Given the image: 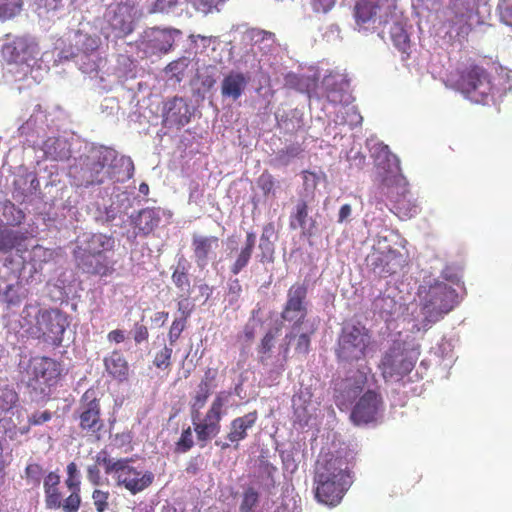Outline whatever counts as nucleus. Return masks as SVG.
I'll return each mask as SVG.
<instances>
[{"instance_id": "58", "label": "nucleus", "mask_w": 512, "mask_h": 512, "mask_svg": "<svg viewBox=\"0 0 512 512\" xmlns=\"http://www.w3.org/2000/svg\"><path fill=\"white\" fill-rule=\"evenodd\" d=\"M223 2L224 0H195L198 9H201L203 12H209Z\"/></svg>"}, {"instance_id": "25", "label": "nucleus", "mask_w": 512, "mask_h": 512, "mask_svg": "<svg viewBox=\"0 0 512 512\" xmlns=\"http://www.w3.org/2000/svg\"><path fill=\"white\" fill-rule=\"evenodd\" d=\"M370 152L375 164L388 172L387 176L401 175L400 161L398 157L390 151L388 145L383 142H376L370 148Z\"/></svg>"}, {"instance_id": "8", "label": "nucleus", "mask_w": 512, "mask_h": 512, "mask_svg": "<svg viewBox=\"0 0 512 512\" xmlns=\"http://www.w3.org/2000/svg\"><path fill=\"white\" fill-rule=\"evenodd\" d=\"M62 365L59 361L46 357L36 356L29 361L27 374V387L36 397L45 398L50 394L61 378Z\"/></svg>"}, {"instance_id": "34", "label": "nucleus", "mask_w": 512, "mask_h": 512, "mask_svg": "<svg viewBox=\"0 0 512 512\" xmlns=\"http://www.w3.org/2000/svg\"><path fill=\"white\" fill-rule=\"evenodd\" d=\"M391 40L395 48L401 52L403 59H406L410 55V38L406 30L399 23H395L390 28Z\"/></svg>"}, {"instance_id": "19", "label": "nucleus", "mask_w": 512, "mask_h": 512, "mask_svg": "<svg viewBox=\"0 0 512 512\" xmlns=\"http://www.w3.org/2000/svg\"><path fill=\"white\" fill-rule=\"evenodd\" d=\"M257 419V411H252L241 417L233 419L230 422L229 432L226 435L227 441L217 440L215 441V445L221 450H226L231 446V444H234V448L238 449L239 442L248 436L247 431L255 425Z\"/></svg>"}, {"instance_id": "42", "label": "nucleus", "mask_w": 512, "mask_h": 512, "mask_svg": "<svg viewBox=\"0 0 512 512\" xmlns=\"http://www.w3.org/2000/svg\"><path fill=\"white\" fill-rule=\"evenodd\" d=\"M179 4V0H153L148 12L150 14H167L172 12Z\"/></svg>"}, {"instance_id": "48", "label": "nucleus", "mask_w": 512, "mask_h": 512, "mask_svg": "<svg viewBox=\"0 0 512 512\" xmlns=\"http://www.w3.org/2000/svg\"><path fill=\"white\" fill-rule=\"evenodd\" d=\"M25 476L28 483L38 486L43 476L42 466L38 463L28 464L25 468Z\"/></svg>"}, {"instance_id": "15", "label": "nucleus", "mask_w": 512, "mask_h": 512, "mask_svg": "<svg viewBox=\"0 0 512 512\" xmlns=\"http://www.w3.org/2000/svg\"><path fill=\"white\" fill-rule=\"evenodd\" d=\"M66 326L67 319L58 309L41 310L36 316L37 337L52 344H61Z\"/></svg>"}, {"instance_id": "64", "label": "nucleus", "mask_w": 512, "mask_h": 512, "mask_svg": "<svg viewBox=\"0 0 512 512\" xmlns=\"http://www.w3.org/2000/svg\"><path fill=\"white\" fill-rule=\"evenodd\" d=\"M229 294H233L236 297H238L242 291V286L240 284V281L238 279H234L229 284Z\"/></svg>"}, {"instance_id": "55", "label": "nucleus", "mask_w": 512, "mask_h": 512, "mask_svg": "<svg viewBox=\"0 0 512 512\" xmlns=\"http://www.w3.org/2000/svg\"><path fill=\"white\" fill-rule=\"evenodd\" d=\"M51 418L52 414L48 410H45L43 412H35L29 416L28 423L34 426L41 425L51 420Z\"/></svg>"}, {"instance_id": "14", "label": "nucleus", "mask_w": 512, "mask_h": 512, "mask_svg": "<svg viewBox=\"0 0 512 512\" xmlns=\"http://www.w3.org/2000/svg\"><path fill=\"white\" fill-rule=\"evenodd\" d=\"M308 285L306 283H294L287 291V299L281 311V318L292 325H307L308 315Z\"/></svg>"}, {"instance_id": "57", "label": "nucleus", "mask_w": 512, "mask_h": 512, "mask_svg": "<svg viewBox=\"0 0 512 512\" xmlns=\"http://www.w3.org/2000/svg\"><path fill=\"white\" fill-rule=\"evenodd\" d=\"M87 479L94 486L102 484L101 472L96 465H91L87 468Z\"/></svg>"}, {"instance_id": "31", "label": "nucleus", "mask_w": 512, "mask_h": 512, "mask_svg": "<svg viewBox=\"0 0 512 512\" xmlns=\"http://www.w3.org/2000/svg\"><path fill=\"white\" fill-rule=\"evenodd\" d=\"M378 5L370 0H359L354 7V17L358 26L364 27L374 20Z\"/></svg>"}, {"instance_id": "29", "label": "nucleus", "mask_w": 512, "mask_h": 512, "mask_svg": "<svg viewBox=\"0 0 512 512\" xmlns=\"http://www.w3.org/2000/svg\"><path fill=\"white\" fill-rule=\"evenodd\" d=\"M315 220L309 217L308 204L299 200L290 215L289 226L291 229H301L304 236H312L315 228Z\"/></svg>"}, {"instance_id": "33", "label": "nucleus", "mask_w": 512, "mask_h": 512, "mask_svg": "<svg viewBox=\"0 0 512 512\" xmlns=\"http://www.w3.org/2000/svg\"><path fill=\"white\" fill-rule=\"evenodd\" d=\"M189 263L182 257L177 261V265L172 273V281L174 285L181 291L189 293L191 282L188 274Z\"/></svg>"}, {"instance_id": "28", "label": "nucleus", "mask_w": 512, "mask_h": 512, "mask_svg": "<svg viewBox=\"0 0 512 512\" xmlns=\"http://www.w3.org/2000/svg\"><path fill=\"white\" fill-rule=\"evenodd\" d=\"M243 40L266 55L273 50L276 43V36L273 32L253 27L243 33Z\"/></svg>"}, {"instance_id": "59", "label": "nucleus", "mask_w": 512, "mask_h": 512, "mask_svg": "<svg viewBox=\"0 0 512 512\" xmlns=\"http://www.w3.org/2000/svg\"><path fill=\"white\" fill-rule=\"evenodd\" d=\"M60 476L56 472H49L43 482V488L44 490H47L49 488L57 487L60 485Z\"/></svg>"}, {"instance_id": "47", "label": "nucleus", "mask_w": 512, "mask_h": 512, "mask_svg": "<svg viewBox=\"0 0 512 512\" xmlns=\"http://www.w3.org/2000/svg\"><path fill=\"white\" fill-rule=\"evenodd\" d=\"M194 445L192 431L190 427L183 429L179 440L176 442L175 451L178 453H186Z\"/></svg>"}, {"instance_id": "21", "label": "nucleus", "mask_w": 512, "mask_h": 512, "mask_svg": "<svg viewBox=\"0 0 512 512\" xmlns=\"http://www.w3.org/2000/svg\"><path fill=\"white\" fill-rule=\"evenodd\" d=\"M174 34H180L176 29L151 28L145 32V49L152 54L167 53L173 46Z\"/></svg>"}, {"instance_id": "38", "label": "nucleus", "mask_w": 512, "mask_h": 512, "mask_svg": "<svg viewBox=\"0 0 512 512\" xmlns=\"http://www.w3.org/2000/svg\"><path fill=\"white\" fill-rule=\"evenodd\" d=\"M278 330H269L261 339L258 345L257 352L259 355V362L264 364L271 357V352L275 344Z\"/></svg>"}, {"instance_id": "17", "label": "nucleus", "mask_w": 512, "mask_h": 512, "mask_svg": "<svg viewBox=\"0 0 512 512\" xmlns=\"http://www.w3.org/2000/svg\"><path fill=\"white\" fill-rule=\"evenodd\" d=\"M383 408V399L377 391L367 390L355 403L350 419L356 425L376 421Z\"/></svg>"}, {"instance_id": "61", "label": "nucleus", "mask_w": 512, "mask_h": 512, "mask_svg": "<svg viewBox=\"0 0 512 512\" xmlns=\"http://www.w3.org/2000/svg\"><path fill=\"white\" fill-rule=\"evenodd\" d=\"M107 339L110 342H114L116 344L122 343L125 340V333L123 330L115 329L110 331L107 334Z\"/></svg>"}, {"instance_id": "37", "label": "nucleus", "mask_w": 512, "mask_h": 512, "mask_svg": "<svg viewBox=\"0 0 512 512\" xmlns=\"http://www.w3.org/2000/svg\"><path fill=\"white\" fill-rule=\"evenodd\" d=\"M19 401L18 393L9 385L0 386V415L13 409Z\"/></svg>"}, {"instance_id": "45", "label": "nucleus", "mask_w": 512, "mask_h": 512, "mask_svg": "<svg viewBox=\"0 0 512 512\" xmlns=\"http://www.w3.org/2000/svg\"><path fill=\"white\" fill-rule=\"evenodd\" d=\"M109 491L95 489L92 492V500L97 512H105L109 507Z\"/></svg>"}, {"instance_id": "1", "label": "nucleus", "mask_w": 512, "mask_h": 512, "mask_svg": "<svg viewBox=\"0 0 512 512\" xmlns=\"http://www.w3.org/2000/svg\"><path fill=\"white\" fill-rule=\"evenodd\" d=\"M354 466L355 457L348 452L344 455L326 454L320 457L313 477L317 501L330 506L339 504L353 482Z\"/></svg>"}, {"instance_id": "43", "label": "nucleus", "mask_w": 512, "mask_h": 512, "mask_svg": "<svg viewBox=\"0 0 512 512\" xmlns=\"http://www.w3.org/2000/svg\"><path fill=\"white\" fill-rule=\"evenodd\" d=\"M189 317V312H183V317L175 319L169 329L168 339L171 346H173L180 338L181 333L185 329L186 320Z\"/></svg>"}, {"instance_id": "50", "label": "nucleus", "mask_w": 512, "mask_h": 512, "mask_svg": "<svg viewBox=\"0 0 512 512\" xmlns=\"http://www.w3.org/2000/svg\"><path fill=\"white\" fill-rule=\"evenodd\" d=\"M0 17H12L21 10L22 0H0Z\"/></svg>"}, {"instance_id": "40", "label": "nucleus", "mask_w": 512, "mask_h": 512, "mask_svg": "<svg viewBox=\"0 0 512 512\" xmlns=\"http://www.w3.org/2000/svg\"><path fill=\"white\" fill-rule=\"evenodd\" d=\"M197 440L203 447L208 441L216 437L221 429V425H193Z\"/></svg>"}, {"instance_id": "36", "label": "nucleus", "mask_w": 512, "mask_h": 512, "mask_svg": "<svg viewBox=\"0 0 512 512\" xmlns=\"http://www.w3.org/2000/svg\"><path fill=\"white\" fill-rule=\"evenodd\" d=\"M44 494L45 505L48 509H62L64 512H78V510H69L66 508L65 499H63L62 497V493L59 489V486L44 490Z\"/></svg>"}, {"instance_id": "44", "label": "nucleus", "mask_w": 512, "mask_h": 512, "mask_svg": "<svg viewBox=\"0 0 512 512\" xmlns=\"http://www.w3.org/2000/svg\"><path fill=\"white\" fill-rule=\"evenodd\" d=\"M293 407L298 420L307 423L310 418L309 403L306 405L303 394H299L293 398Z\"/></svg>"}, {"instance_id": "13", "label": "nucleus", "mask_w": 512, "mask_h": 512, "mask_svg": "<svg viewBox=\"0 0 512 512\" xmlns=\"http://www.w3.org/2000/svg\"><path fill=\"white\" fill-rule=\"evenodd\" d=\"M142 13L132 0H122L106 12V20L117 38L130 35Z\"/></svg>"}, {"instance_id": "51", "label": "nucleus", "mask_w": 512, "mask_h": 512, "mask_svg": "<svg viewBox=\"0 0 512 512\" xmlns=\"http://www.w3.org/2000/svg\"><path fill=\"white\" fill-rule=\"evenodd\" d=\"M497 9L500 20L512 27V0H499Z\"/></svg>"}, {"instance_id": "20", "label": "nucleus", "mask_w": 512, "mask_h": 512, "mask_svg": "<svg viewBox=\"0 0 512 512\" xmlns=\"http://www.w3.org/2000/svg\"><path fill=\"white\" fill-rule=\"evenodd\" d=\"M219 238L212 235L193 234L191 248L194 261L199 269H204L216 256Z\"/></svg>"}, {"instance_id": "12", "label": "nucleus", "mask_w": 512, "mask_h": 512, "mask_svg": "<svg viewBox=\"0 0 512 512\" xmlns=\"http://www.w3.org/2000/svg\"><path fill=\"white\" fill-rule=\"evenodd\" d=\"M416 359L400 342H395L382 356L378 368L385 381L402 380L415 367Z\"/></svg>"}, {"instance_id": "30", "label": "nucleus", "mask_w": 512, "mask_h": 512, "mask_svg": "<svg viewBox=\"0 0 512 512\" xmlns=\"http://www.w3.org/2000/svg\"><path fill=\"white\" fill-rule=\"evenodd\" d=\"M255 244L256 234L254 232H248L246 234L244 246L237 252L235 260L230 266L232 274H239L248 265L254 251Z\"/></svg>"}, {"instance_id": "23", "label": "nucleus", "mask_w": 512, "mask_h": 512, "mask_svg": "<svg viewBox=\"0 0 512 512\" xmlns=\"http://www.w3.org/2000/svg\"><path fill=\"white\" fill-rule=\"evenodd\" d=\"M162 211L160 208L147 207L130 216L135 234L143 237L150 235L160 224Z\"/></svg>"}, {"instance_id": "32", "label": "nucleus", "mask_w": 512, "mask_h": 512, "mask_svg": "<svg viewBox=\"0 0 512 512\" xmlns=\"http://www.w3.org/2000/svg\"><path fill=\"white\" fill-rule=\"evenodd\" d=\"M26 240V236L0 225V252L8 253L20 246Z\"/></svg>"}, {"instance_id": "53", "label": "nucleus", "mask_w": 512, "mask_h": 512, "mask_svg": "<svg viewBox=\"0 0 512 512\" xmlns=\"http://www.w3.org/2000/svg\"><path fill=\"white\" fill-rule=\"evenodd\" d=\"M3 300L8 307L19 305L21 302V299L19 295H17L13 285H8L6 287L3 294Z\"/></svg>"}, {"instance_id": "26", "label": "nucleus", "mask_w": 512, "mask_h": 512, "mask_svg": "<svg viewBox=\"0 0 512 512\" xmlns=\"http://www.w3.org/2000/svg\"><path fill=\"white\" fill-rule=\"evenodd\" d=\"M105 372L109 377L124 382L129 378L130 367L125 356L119 349L111 351L103 358Z\"/></svg>"}, {"instance_id": "39", "label": "nucleus", "mask_w": 512, "mask_h": 512, "mask_svg": "<svg viewBox=\"0 0 512 512\" xmlns=\"http://www.w3.org/2000/svg\"><path fill=\"white\" fill-rule=\"evenodd\" d=\"M210 394L211 387L208 381H201L198 385V390L192 399L191 412H199L200 409L205 406Z\"/></svg>"}, {"instance_id": "24", "label": "nucleus", "mask_w": 512, "mask_h": 512, "mask_svg": "<svg viewBox=\"0 0 512 512\" xmlns=\"http://www.w3.org/2000/svg\"><path fill=\"white\" fill-rule=\"evenodd\" d=\"M230 396L231 393L228 391H221L217 393L202 419H200V411L191 412L193 425H221V420L225 414L224 407Z\"/></svg>"}, {"instance_id": "22", "label": "nucleus", "mask_w": 512, "mask_h": 512, "mask_svg": "<svg viewBox=\"0 0 512 512\" xmlns=\"http://www.w3.org/2000/svg\"><path fill=\"white\" fill-rule=\"evenodd\" d=\"M189 105L182 97H173L164 106L163 121L166 126L183 127L190 122Z\"/></svg>"}, {"instance_id": "63", "label": "nucleus", "mask_w": 512, "mask_h": 512, "mask_svg": "<svg viewBox=\"0 0 512 512\" xmlns=\"http://www.w3.org/2000/svg\"><path fill=\"white\" fill-rule=\"evenodd\" d=\"M441 276L444 280L448 281V282H451V283H458L459 282V276L452 272L450 270V268H445L442 273H441Z\"/></svg>"}, {"instance_id": "2", "label": "nucleus", "mask_w": 512, "mask_h": 512, "mask_svg": "<svg viewBox=\"0 0 512 512\" xmlns=\"http://www.w3.org/2000/svg\"><path fill=\"white\" fill-rule=\"evenodd\" d=\"M74 169L77 185L89 187L100 185L107 179L119 182L131 178L134 164L130 157H118L116 150L102 146L91 156L81 158L80 171H77V167Z\"/></svg>"}, {"instance_id": "3", "label": "nucleus", "mask_w": 512, "mask_h": 512, "mask_svg": "<svg viewBox=\"0 0 512 512\" xmlns=\"http://www.w3.org/2000/svg\"><path fill=\"white\" fill-rule=\"evenodd\" d=\"M449 81L454 90L473 103L485 105L493 98L492 75L474 60L459 64Z\"/></svg>"}, {"instance_id": "46", "label": "nucleus", "mask_w": 512, "mask_h": 512, "mask_svg": "<svg viewBox=\"0 0 512 512\" xmlns=\"http://www.w3.org/2000/svg\"><path fill=\"white\" fill-rule=\"evenodd\" d=\"M276 181L272 174L268 171H264L257 179V185L261 189L264 196H268L271 193L274 194Z\"/></svg>"}, {"instance_id": "27", "label": "nucleus", "mask_w": 512, "mask_h": 512, "mask_svg": "<svg viewBox=\"0 0 512 512\" xmlns=\"http://www.w3.org/2000/svg\"><path fill=\"white\" fill-rule=\"evenodd\" d=\"M249 78L242 72L231 71L221 82V95L233 101L238 100L244 93Z\"/></svg>"}, {"instance_id": "7", "label": "nucleus", "mask_w": 512, "mask_h": 512, "mask_svg": "<svg viewBox=\"0 0 512 512\" xmlns=\"http://www.w3.org/2000/svg\"><path fill=\"white\" fill-rule=\"evenodd\" d=\"M418 297L425 320L432 323L441 320L458 304L456 290L440 280L420 285Z\"/></svg>"}, {"instance_id": "6", "label": "nucleus", "mask_w": 512, "mask_h": 512, "mask_svg": "<svg viewBox=\"0 0 512 512\" xmlns=\"http://www.w3.org/2000/svg\"><path fill=\"white\" fill-rule=\"evenodd\" d=\"M373 348L372 332L362 323H346L339 333L335 355L340 363L365 360Z\"/></svg>"}, {"instance_id": "54", "label": "nucleus", "mask_w": 512, "mask_h": 512, "mask_svg": "<svg viewBox=\"0 0 512 512\" xmlns=\"http://www.w3.org/2000/svg\"><path fill=\"white\" fill-rule=\"evenodd\" d=\"M149 338V331L148 328L139 323H135L134 325V331H133V339L136 344H140L142 342L147 341Z\"/></svg>"}, {"instance_id": "49", "label": "nucleus", "mask_w": 512, "mask_h": 512, "mask_svg": "<svg viewBox=\"0 0 512 512\" xmlns=\"http://www.w3.org/2000/svg\"><path fill=\"white\" fill-rule=\"evenodd\" d=\"M173 350L171 347L164 346V348L157 352L153 364L159 369H167L171 365Z\"/></svg>"}, {"instance_id": "52", "label": "nucleus", "mask_w": 512, "mask_h": 512, "mask_svg": "<svg viewBox=\"0 0 512 512\" xmlns=\"http://www.w3.org/2000/svg\"><path fill=\"white\" fill-rule=\"evenodd\" d=\"M336 0H310L311 7L316 13H327L335 5Z\"/></svg>"}, {"instance_id": "41", "label": "nucleus", "mask_w": 512, "mask_h": 512, "mask_svg": "<svg viewBox=\"0 0 512 512\" xmlns=\"http://www.w3.org/2000/svg\"><path fill=\"white\" fill-rule=\"evenodd\" d=\"M259 503V493L252 487L247 488L239 507L240 512H253Z\"/></svg>"}, {"instance_id": "5", "label": "nucleus", "mask_w": 512, "mask_h": 512, "mask_svg": "<svg viewBox=\"0 0 512 512\" xmlns=\"http://www.w3.org/2000/svg\"><path fill=\"white\" fill-rule=\"evenodd\" d=\"M97 462L103 465L106 474L113 476L118 487L124 488L131 495L143 492L155 479L150 470L135 466L132 458L114 459L106 451H101L97 455Z\"/></svg>"}, {"instance_id": "9", "label": "nucleus", "mask_w": 512, "mask_h": 512, "mask_svg": "<svg viewBox=\"0 0 512 512\" xmlns=\"http://www.w3.org/2000/svg\"><path fill=\"white\" fill-rule=\"evenodd\" d=\"M379 189L390 200L392 212L400 219H410L418 213V205L402 175L385 176Z\"/></svg>"}, {"instance_id": "56", "label": "nucleus", "mask_w": 512, "mask_h": 512, "mask_svg": "<svg viewBox=\"0 0 512 512\" xmlns=\"http://www.w3.org/2000/svg\"><path fill=\"white\" fill-rule=\"evenodd\" d=\"M275 233V226L273 223H267L264 225L261 238H260V248H264L265 246H270V237Z\"/></svg>"}, {"instance_id": "18", "label": "nucleus", "mask_w": 512, "mask_h": 512, "mask_svg": "<svg viewBox=\"0 0 512 512\" xmlns=\"http://www.w3.org/2000/svg\"><path fill=\"white\" fill-rule=\"evenodd\" d=\"M316 332L314 324L310 325H292L291 330L286 333L280 350L283 359L286 360L289 355L291 345H294L295 353L299 355H307L310 351L311 337Z\"/></svg>"}, {"instance_id": "10", "label": "nucleus", "mask_w": 512, "mask_h": 512, "mask_svg": "<svg viewBox=\"0 0 512 512\" xmlns=\"http://www.w3.org/2000/svg\"><path fill=\"white\" fill-rule=\"evenodd\" d=\"M74 415L82 432L97 440L101 438L105 422L102 417L100 398L94 389L90 388L82 394Z\"/></svg>"}, {"instance_id": "60", "label": "nucleus", "mask_w": 512, "mask_h": 512, "mask_svg": "<svg viewBox=\"0 0 512 512\" xmlns=\"http://www.w3.org/2000/svg\"><path fill=\"white\" fill-rule=\"evenodd\" d=\"M346 116L349 117V120H345L351 127L357 126L362 122V116L356 111L355 108L351 107L346 110Z\"/></svg>"}, {"instance_id": "11", "label": "nucleus", "mask_w": 512, "mask_h": 512, "mask_svg": "<svg viewBox=\"0 0 512 512\" xmlns=\"http://www.w3.org/2000/svg\"><path fill=\"white\" fill-rule=\"evenodd\" d=\"M403 262L402 254L389 244L387 236L382 235H378L376 244L366 257L367 266L379 277L396 273Z\"/></svg>"}, {"instance_id": "35", "label": "nucleus", "mask_w": 512, "mask_h": 512, "mask_svg": "<svg viewBox=\"0 0 512 512\" xmlns=\"http://www.w3.org/2000/svg\"><path fill=\"white\" fill-rule=\"evenodd\" d=\"M65 485L70 491V495L65 498L66 508L69 510H79L81 506V480L80 477L67 476Z\"/></svg>"}, {"instance_id": "4", "label": "nucleus", "mask_w": 512, "mask_h": 512, "mask_svg": "<svg viewBox=\"0 0 512 512\" xmlns=\"http://www.w3.org/2000/svg\"><path fill=\"white\" fill-rule=\"evenodd\" d=\"M115 240L112 236L94 233L86 235L81 244L74 250V257L78 267L85 273L109 276L114 271V261L109 260L106 252L113 251Z\"/></svg>"}, {"instance_id": "16", "label": "nucleus", "mask_w": 512, "mask_h": 512, "mask_svg": "<svg viewBox=\"0 0 512 512\" xmlns=\"http://www.w3.org/2000/svg\"><path fill=\"white\" fill-rule=\"evenodd\" d=\"M1 54L7 64L29 65L38 54V46L26 37H15L3 44Z\"/></svg>"}, {"instance_id": "62", "label": "nucleus", "mask_w": 512, "mask_h": 512, "mask_svg": "<svg viewBox=\"0 0 512 512\" xmlns=\"http://www.w3.org/2000/svg\"><path fill=\"white\" fill-rule=\"evenodd\" d=\"M352 212V208L349 204H344L340 207L339 214H338V222L342 223L345 221Z\"/></svg>"}]
</instances>
